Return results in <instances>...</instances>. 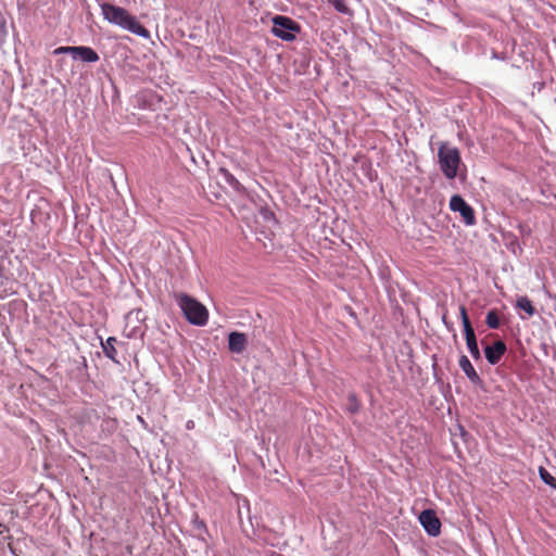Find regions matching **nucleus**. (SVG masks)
<instances>
[{
    "mask_svg": "<svg viewBox=\"0 0 556 556\" xmlns=\"http://www.w3.org/2000/svg\"><path fill=\"white\" fill-rule=\"evenodd\" d=\"M248 339L247 336L242 332L233 331L229 334L228 338V348L231 352L240 354L247 348Z\"/></svg>",
    "mask_w": 556,
    "mask_h": 556,
    "instance_id": "obj_9",
    "label": "nucleus"
},
{
    "mask_svg": "<svg viewBox=\"0 0 556 556\" xmlns=\"http://www.w3.org/2000/svg\"><path fill=\"white\" fill-rule=\"evenodd\" d=\"M507 346L504 341L497 340L491 345H486L484 348V354L486 361L491 365H496L500 363L503 355L506 353Z\"/></svg>",
    "mask_w": 556,
    "mask_h": 556,
    "instance_id": "obj_7",
    "label": "nucleus"
},
{
    "mask_svg": "<svg viewBox=\"0 0 556 556\" xmlns=\"http://www.w3.org/2000/svg\"><path fill=\"white\" fill-rule=\"evenodd\" d=\"M116 342H117V340L114 337H110L104 342H101L103 353L105 354L106 357H109L110 359H112L114 362H117L116 361L117 351L115 349Z\"/></svg>",
    "mask_w": 556,
    "mask_h": 556,
    "instance_id": "obj_11",
    "label": "nucleus"
},
{
    "mask_svg": "<svg viewBox=\"0 0 556 556\" xmlns=\"http://www.w3.org/2000/svg\"><path fill=\"white\" fill-rule=\"evenodd\" d=\"M74 58H79L84 62L93 63L99 61L98 53L90 47L77 46Z\"/></svg>",
    "mask_w": 556,
    "mask_h": 556,
    "instance_id": "obj_10",
    "label": "nucleus"
},
{
    "mask_svg": "<svg viewBox=\"0 0 556 556\" xmlns=\"http://www.w3.org/2000/svg\"><path fill=\"white\" fill-rule=\"evenodd\" d=\"M485 324L491 329H497L500 327V317L496 311H490L485 317Z\"/></svg>",
    "mask_w": 556,
    "mask_h": 556,
    "instance_id": "obj_15",
    "label": "nucleus"
},
{
    "mask_svg": "<svg viewBox=\"0 0 556 556\" xmlns=\"http://www.w3.org/2000/svg\"><path fill=\"white\" fill-rule=\"evenodd\" d=\"M467 344V348L471 354V356L478 361L480 359L481 357V354H480V351H479V348H478V342L477 340H473V341H469V342H466Z\"/></svg>",
    "mask_w": 556,
    "mask_h": 556,
    "instance_id": "obj_17",
    "label": "nucleus"
},
{
    "mask_svg": "<svg viewBox=\"0 0 556 556\" xmlns=\"http://www.w3.org/2000/svg\"><path fill=\"white\" fill-rule=\"evenodd\" d=\"M100 8L104 20L109 23L118 25L140 37H150V31L134 15L129 14L126 9L106 2L102 3Z\"/></svg>",
    "mask_w": 556,
    "mask_h": 556,
    "instance_id": "obj_1",
    "label": "nucleus"
},
{
    "mask_svg": "<svg viewBox=\"0 0 556 556\" xmlns=\"http://www.w3.org/2000/svg\"><path fill=\"white\" fill-rule=\"evenodd\" d=\"M516 307L525 311L529 317H532L536 313L535 307L528 296H520L517 300Z\"/></svg>",
    "mask_w": 556,
    "mask_h": 556,
    "instance_id": "obj_12",
    "label": "nucleus"
},
{
    "mask_svg": "<svg viewBox=\"0 0 556 556\" xmlns=\"http://www.w3.org/2000/svg\"><path fill=\"white\" fill-rule=\"evenodd\" d=\"M464 332H465V339L466 342L477 340L475 330L471 326V324L464 325Z\"/></svg>",
    "mask_w": 556,
    "mask_h": 556,
    "instance_id": "obj_20",
    "label": "nucleus"
},
{
    "mask_svg": "<svg viewBox=\"0 0 556 556\" xmlns=\"http://www.w3.org/2000/svg\"><path fill=\"white\" fill-rule=\"evenodd\" d=\"M450 208L453 212H458L466 225L472 226L476 224L473 208L459 194H455L451 198Z\"/></svg>",
    "mask_w": 556,
    "mask_h": 556,
    "instance_id": "obj_5",
    "label": "nucleus"
},
{
    "mask_svg": "<svg viewBox=\"0 0 556 556\" xmlns=\"http://www.w3.org/2000/svg\"><path fill=\"white\" fill-rule=\"evenodd\" d=\"M419 521L425 531L431 536H438L441 533V521L432 509L422 510L419 515Z\"/></svg>",
    "mask_w": 556,
    "mask_h": 556,
    "instance_id": "obj_6",
    "label": "nucleus"
},
{
    "mask_svg": "<svg viewBox=\"0 0 556 556\" xmlns=\"http://www.w3.org/2000/svg\"><path fill=\"white\" fill-rule=\"evenodd\" d=\"M459 314L462 318L463 326L467 324H471L467 314V309L464 305L459 306Z\"/></svg>",
    "mask_w": 556,
    "mask_h": 556,
    "instance_id": "obj_22",
    "label": "nucleus"
},
{
    "mask_svg": "<svg viewBox=\"0 0 556 556\" xmlns=\"http://www.w3.org/2000/svg\"><path fill=\"white\" fill-rule=\"evenodd\" d=\"M0 539H10L9 528L2 522H0Z\"/></svg>",
    "mask_w": 556,
    "mask_h": 556,
    "instance_id": "obj_24",
    "label": "nucleus"
},
{
    "mask_svg": "<svg viewBox=\"0 0 556 556\" xmlns=\"http://www.w3.org/2000/svg\"><path fill=\"white\" fill-rule=\"evenodd\" d=\"M176 300L186 319L190 324L195 326L206 325L208 312L202 303L186 293L177 294Z\"/></svg>",
    "mask_w": 556,
    "mask_h": 556,
    "instance_id": "obj_3",
    "label": "nucleus"
},
{
    "mask_svg": "<svg viewBox=\"0 0 556 556\" xmlns=\"http://www.w3.org/2000/svg\"><path fill=\"white\" fill-rule=\"evenodd\" d=\"M192 526H193V529L197 531H200V532L206 531L205 522L203 520H201L197 514L193 516Z\"/></svg>",
    "mask_w": 556,
    "mask_h": 556,
    "instance_id": "obj_19",
    "label": "nucleus"
},
{
    "mask_svg": "<svg viewBox=\"0 0 556 556\" xmlns=\"http://www.w3.org/2000/svg\"><path fill=\"white\" fill-rule=\"evenodd\" d=\"M76 47H59L54 50L55 54L71 53L74 56Z\"/></svg>",
    "mask_w": 556,
    "mask_h": 556,
    "instance_id": "obj_21",
    "label": "nucleus"
},
{
    "mask_svg": "<svg viewBox=\"0 0 556 556\" xmlns=\"http://www.w3.org/2000/svg\"><path fill=\"white\" fill-rule=\"evenodd\" d=\"M539 473L546 484L556 489V479L543 466H540Z\"/></svg>",
    "mask_w": 556,
    "mask_h": 556,
    "instance_id": "obj_16",
    "label": "nucleus"
},
{
    "mask_svg": "<svg viewBox=\"0 0 556 556\" xmlns=\"http://www.w3.org/2000/svg\"><path fill=\"white\" fill-rule=\"evenodd\" d=\"M255 456H256V459L261 463V465L263 466V468H264L266 471H268L269 473H270V472H275V473H277V472H278V469H277L276 467H270V466H269V468H266V465H265V463H264V458H263V456H262V455H255Z\"/></svg>",
    "mask_w": 556,
    "mask_h": 556,
    "instance_id": "obj_23",
    "label": "nucleus"
},
{
    "mask_svg": "<svg viewBox=\"0 0 556 556\" xmlns=\"http://www.w3.org/2000/svg\"><path fill=\"white\" fill-rule=\"evenodd\" d=\"M458 365L471 383L477 386H480L482 383L480 376L478 375L471 362L466 355H462L459 357Z\"/></svg>",
    "mask_w": 556,
    "mask_h": 556,
    "instance_id": "obj_8",
    "label": "nucleus"
},
{
    "mask_svg": "<svg viewBox=\"0 0 556 556\" xmlns=\"http://www.w3.org/2000/svg\"><path fill=\"white\" fill-rule=\"evenodd\" d=\"M220 173L224 176L225 180L237 191L242 189L241 184L238 179L227 169L220 168Z\"/></svg>",
    "mask_w": 556,
    "mask_h": 556,
    "instance_id": "obj_14",
    "label": "nucleus"
},
{
    "mask_svg": "<svg viewBox=\"0 0 556 556\" xmlns=\"http://www.w3.org/2000/svg\"><path fill=\"white\" fill-rule=\"evenodd\" d=\"M333 7L340 13H343V14H350L351 13L348 4L343 0H334L333 1Z\"/></svg>",
    "mask_w": 556,
    "mask_h": 556,
    "instance_id": "obj_18",
    "label": "nucleus"
},
{
    "mask_svg": "<svg viewBox=\"0 0 556 556\" xmlns=\"http://www.w3.org/2000/svg\"><path fill=\"white\" fill-rule=\"evenodd\" d=\"M438 164L445 178L454 179L463 164L458 148L446 141L440 142L438 147Z\"/></svg>",
    "mask_w": 556,
    "mask_h": 556,
    "instance_id": "obj_2",
    "label": "nucleus"
},
{
    "mask_svg": "<svg viewBox=\"0 0 556 556\" xmlns=\"http://www.w3.org/2000/svg\"><path fill=\"white\" fill-rule=\"evenodd\" d=\"M300 30V25L288 16L276 15L273 17L271 33L274 36L282 40L291 41L295 39V36Z\"/></svg>",
    "mask_w": 556,
    "mask_h": 556,
    "instance_id": "obj_4",
    "label": "nucleus"
},
{
    "mask_svg": "<svg viewBox=\"0 0 556 556\" xmlns=\"http://www.w3.org/2000/svg\"><path fill=\"white\" fill-rule=\"evenodd\" d=\"M361 406L362 404L357 395L355 393H349L345 405L346 412L350 414H356L359 412Z\"/></svg>",
    "mask_w": 556,
    "mask_h": 556,
    "instance_id": "obj_13",
    "label": "nucleus"
}]
</instances>
